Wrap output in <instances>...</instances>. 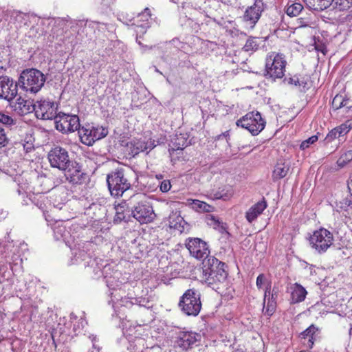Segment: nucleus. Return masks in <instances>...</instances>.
I'll return each mask as SVG.
<instances>
[{
  "mask_svg": "<svg viewBox=\"0 0 352 352\" xmlns=\"http://www.w3.org/2000/svg\"><path fill=\"white\" fill-rule=\"evenodd\" d=\"M226 264L214 256L203 262V278L205 283L212 289L220 292L226 287L228 272Z\"/></svg>",
  "mask_w": 352,
  "mask_h": 352,
  "instance_id": "1",
  "label": "nucleus"
},
{
  "mask_svg": "<svg viewBox=\"0 0 352 352\" xmlns=\"http://www.w3.org/2000/svg\"><path fill=\"white\" fill-rule=\"evenodd\" d=\"M350 333L352 334V327L350 329Z\"/></svg>",
  "mask_w": 352,
  "mask_h": 352,
  "instance_id": "63",
  "label": "nucleus"
},
{
  "mask_svg": "<svg viewBox=\"0 0 352 352\" xmlns=\"http://www.w3.org/2000/svg\"><path fill=\"white\" fill-rule=\"evenodd\" d=\"M214 141H221L226 147H229V132L226 131L214 138Z\"/></svg>",
  "mask_w": 352,
  "mask_h": 352,
  "instance_id": "48",
  "label": "nucleus"
},
{
  "mask_svg": "<svg viewBox=\"0 0 352 352\" xmlns=\"http://www.w3.org/2000/svg\"><path fill=\"white\" fill-rule=\"evenodd\" d=\"M303 7L300 3H292L287 7L285 12L289 16H296L300 13Z\"/></svg>",
  "mask_w": 352,
  "mask_h": 352,
  "instance_id": "42",
  "label": "nucleus"
},
{
  "mask_svg": "<svg viewBox=\"0 0 352 352\" xmlns=\"http://www.w3.org/2000/svg\"><path fill=\"white\" fill-rule=\"evenodd\" d=\"M70 322L71 327H72V331L75 335L80 333L85 324H87L82 318L77 320V316L73 313L70 314Z\"/></svg>",
  "mask_w": 352,
  "mask_h": 352,
  "instance_id": "37",
  "label": "nucleus"
},
{
  "mask_svg": "<svg viewBox=\"0 0 352 352\" xmlns=\"http://www.w3.org/2000/svg\"><path fill=\"white\" fill-rule=\"evenodd\" d=\"M331 6L339 10H344L351 8L352 0H331Z\"/></svg>",
  "mask_w": 352,
  "mask_h": 352,
  "instance_id": "43",
  "label": "nucleus"
},
{
  "mask_svg": "<svg viewBox=\"0 0 352 352\" xmlns=\"http://www.w3.org/2000/svg\"><path fill=\"white\" fill-rule=\"evenodd\" d=\"M151 10L145 8L144 12L140 13L132 25H135V31L138 34H144L146 30L150 27L149 19H151Z\"/></svg>",
  "mask_w": 352,
  "mask_h": 352,
  "instance_id": "23",
  "label": "nucleus"
},
{
  "mask_svg": "<svg viewBox=\"0 0 352 352\" xmlns=\"http://www.w3.org/2000/svg\"><path fill=\"white\" fill-rule=\"evenodd\" d=\"M168 151H169L170 155L172 156L173 154L175 152V149L174 148H171V149H169Z\"/></svg>",
  "mask_w": 352,
  "mask_h": 352,
  "instance_id": "61",
  "label": "nucleus"
},
{
  "mask_svg": "<svg viewBox=\"0 0 352 352\" xmlns=\"http://www.w3.org/2000/svg\"><path fill=\"white\" fill-rule=\"evenodd\" d=\"M54 120L56 129L63 133L74 132L80 128V120L76 115L58 113Z\"/></svg>",
  "mask_w": 352,
  "mask_h": 352,
  "instance_id": "11",
  "label": "nucleus"
},
{
  "mask_svg": "<svg viewBox=\"0 0 352 352\" xmlns=\"http://www.w3.org/2000/svg\"><path fill=\"white\" fill-rule=\"evenodd\" d=\"M17 84L8 76L0 77V98L10 101L17 95Z\"/></svg>",
  "mask_w": 352,
  "mask_h": 352,
  "instance_id": "19",
  "label": "nucleus"
},
{
  "mask_svg": "<svg viewBox=\"0 0 352 352\" xmlns=\"http://www.w3.org/2000/svg\"><path fill=\"white\" fill-rule=\"evenodd\" d=\"M124 294V292L122 291L120 292V296H118V300L116 298H114V302L111 301V299L110 300L109 302L112 303V307L114 309V310L116 311V309H118L120 307H124L126 308H131L133 305H137L139 306H144L146 307V305H144L143 302L145 301V299H138V298H129L126 297H122V295Z\"/></svg>",
  "mask_w": 352,
  "mask_h": 352,
  "instance_id": "24",
  "label": "nucleus"
},
{
  "mask_svg": "<svg viewBox=\"0 0 352 352\" xmlns=\"http://www.w3.org/2000/svg\"><path fill=\"white\" fill-rule=\"evenodd\" d=\"M133 217L140 223L151 222L155 217L152 206L146 201H140L131 210Z\"/></svg>",
  "mask_w": 352,
  "mask_h": 352,
  "instance_id": "17",
  "label": "nucleus"
},
{
  "mask_svg": "<svg viewBox=\"0 0 352 352\" xmlns=\"http://www.w3.org/2000/svg\"><path fill=\"white\" fill-rule=\"evenodd\" d=\"M78 132L81 142L87 146L93 145L96 141L104 138L108 133L107 129L90 124L80 127Z\"/></svg>",
  "mask_w": 352,
  "mask_h": 352,
  "instance_id": "9",
  "label": "nucleus"
},
{
  "mask_svg": "<svg viewBox=\"0 0 352 352\" xmlns=\"http://www.w3.org/2000/svg\"><path fill=\"white\" fill-rule=\"evenodd\" d=\"M286 65L285 56L283 54L270 53L265 59L264 76L272 81L282 78L285 76Z\"/></svg>",
  "mask_w": 352,
  "mask_h": 352,
  "instance_id": "5",
  "label": "nucleus"
},
{
  "mask_svg": "<svg viewBox=\"0 0 352 352\" xmlns=\"http://www.w3.org/2000/svg\"><path fill=\"white\" fill-rule=\"evenodd\" d=\"M333 241V234L325 228L314 231L309 239L311 248L318 254L324 253L332 245Z\"/></svg>",
  "mask_w": 352,
  "mask_h": 352,
  "instance_id": "8",
  "label": "nucleus"
},
{
  "mask_svg": "<svg viewBox=\"0 0 352 352\" xmlns=\"http://www.w3.org/2000/svg\"><path fill=\"white\" fill-rule=\"evenodd\" d=\"M265 43V38L251 36L247 40L243 49L245 52H254L258 50L261 47H264Z\"/></svg>",
  "mask_w": 352,
  "mask_h": 352,
  "instance_id": "29",
  "label": "nucleus"
},
{
  "mask_svg": "<svg viewBox=\"0 0 352 352\" xmlns=\"http://www.w3.org/2000/svg\"><path fill=\"white\" fill-rule=\"evenodd\" d=\"M348 188L351 196L352 197V179H350V180L348 182Z\"/></svg>",
  "mask_w": 352,
  "mask_h": 352,
  "instance_id": "58",
  "label": "nucleus"
},
{
  "mask_svg": "<svg viewBox=\"0 0 352 352\" xmlns=\"http://www.w3.org/2000/svg\"><path fill=\"white\" fill-rule=\"evenodd\" d=\"M201 335L192 332L181 331L177 333V346L183 350L192 348L197 342L201 340Z\"/></svg>",
  "mask_w": 352,
  "mask_h": 352,
  "instance_id": "20",
  "label": "nucleus"
},
{
  "mask_svg": "<svg viewBox=\"0 0 352 352\" xmlns=\"http://www.w3.org/2000/svg\"><path fill=\"white\" fill-rule=\"evenodd\" d=\"M265 121L258 111L248 113L236 121V125L247 129L252 135L259 134L265 126Z\"/></svg>",
  "mask_w": 352,
  "mask_h": 352,
  "instance_id": "7",
  "label": "nucleus"
},
{
  "mask_svg": "<svg viewBox=\"0 0 352 352\" xmlns=\"http://www.w3.org/2000/svg\"><path fill=\"white\" fill-rule=\"evenodd\" d=\"M185 245L190 254L197 260L208 258L210 253L209 246L206 242L199 238L188 239Z\"/></svg>",
  "mask_w": 352,
  "mask_h": 352,
  "instance_id": "13",
  "label": "nucleus"
},
{
  "mask_svg": "<svg viewBox=\"0 0 352 352\" xmlns=\"http://www.w3.org/2000/svg\"><path fill=\"white\" fill-rule=\"evenodd\" d=\"M3 262L2 261H0V271L1 272L3 269Z\"/></svg>",
  "mask_w": 352,
  "mask_h": 352,
  "instance_id": "59",
  "label": "nucleus"
},
{
  "mask_svg": "<svg viewBox=\"0 0 352 352\" xmlns=\"http://www.w3.org/2000/svg\"><path fill=\"white\" fill-rule=\"evenodd\" d=\"M267 0H254V4L248 7L242 16L246 29L252 30L259 20L262 12L266 9Z\"/></svg>",
  "mask_w": 352,
  "mask_h": 352,
  "instance_id": "10",
  "label": "nucleus"
},
{
  "mask_svg": "<svg viewBox=\"0 0 352 352\" xmlns=\"http://www.w3.org/2000/svg\"><path fill=\"white\" fill-rule=\"evenodd\" d=\"M14 107L15 110L19 109L21 114H27L32 111H34V104H32L30 100H26L21 98L17 99Z\"/></svg>",
  "mask_w": 352,
  "mask_h": 352,
  "instance_id": "32",
  "label": "nucleus"
},
{
  "mask_svg": "<svg viewBox=\"0 0 352 352\" xmlns=\"http://www.w3.org/2000/svg\"><path fill=\"white\" fill-rule=\"evenodd\" d=\"M14 182L17 184V192L19 195L27 194L32 191L31 182L28 173L16 175Z\"/></svg>",
  "mask_w": 352,
  "mask_h": 352,
  "instance_id": "26",
  "label": "nucleus"
},
{
  "mask_svg": "<svg viewBox=\"0 0 352 352\" xmlns=\"http://www.w3.org/2000/svg\"><path fill=\"white\" fill-rule=\"evenodd\" d=\"M307 294L306 289L301 285L294 283L291 286V302L292 303L302 302Z\"/></svg>",
  "mask_w": 352,
  "mask_h": 352,
  "instance_id": "27",
  "label": "nucleus"
},
{
  "mask_svg": "<svg viewBox=\"0 0 352 352\" xmlns=\"http://www.w3.org/2000/svg\"><path fill=\"white\" fill-rule=\"evenodd\" d=\"M186 205L191 206L192 208L197 212H212L213 210V207L207 203L199 201L197 199H186Z\"/></svg>",
  "mask_w": 352,
  "mask_h": 352,
  "instance_id": "31",
  "label": "nucleus"
},
{
  "mask_svg": "<svg viewBox=\"0 0 352 352\" xmlns=\"http://www.w3.org/2000/svg\"><path fill=\"white\" fill-rule=\"evenodd\" d=\"M21 145L26 153L30 152L34 148L33 145L28 142L26 144H22Z\"/></svg>",
  "mask_w": 352,
  "mask_h": 352,
  "instance_id": "56",
  "label": "nucleus"
},
{
  "mask_svg": "<svg viewBox=\"0 0 352 352\" xmlns=\"http://www.w3.org/2000/svg\"><path fill=\"white\" fill-rule=\"evenodd\" d=\"M107 287L111 290L110 293V298L111 301L114 302V298L118 300V296H120V292L122 291L127 283L124 278H122V274L120 272L116 271L112 275L108 276L107 274L104 275Z\"/></svg>",
  "mask_w": 352,
  "mask_h": 352,
  "instance_id": "16",
  "label": "nucleus"
},
{
  "mask_svg": "<svg viewBox=\"0 0 352 352\" xmlns=\"http://www.w3.org/2000/svg\"><path fill=\"white\" fill-rule=\"evenodd\" d=\"M171 188V184L169 180H164L160 185V190L163 192H168Z\"/></svg>",
  "mask_w": 352,
  "mask_h": 352,
  "instance_id": "53",
  "label": "nucleus"
},
{
  "mask_svg": "<svg viewBox=\"0 0 352 352\" xmlns=\"http://www.w3.org/2000/svg\"><path fill=\"white\" fill-rule=\"evenodd\" d=\"M8 139L3 128L0 127V148L5 146L8 143Z\"/></svg>",
  "mask_w": 352,
  "mask_h": 352,
  "instance_id": "52",
  "label": "nucleus"
},
{
  "mask_svg": "<svg viewBox=\"0 0 352 352\" xmlns=\"http://www.w3.org/2000/svg\"><path fill=\"white\" fill-rule=\"evenodd\" d=\"M182 311L188 316H197L201 309L200 295L193 289L185 292L179 302Z\"/></svg>",
  "mask_w": 352,
  "mask_h": 352,
  "instance_id": "6",
  "label": "nucleus"
},
{
  "mask_svg": "<svg viewBox=\"0 0 352 352\" xmlns=\"http://www.w3.org/2000/svg\"><path fill=\"white\" fill-rule=\"evenodd\" d=\"M0 124L6 126H11L15 124V121L11 116H8L3 111H0Z\"/></svg>",
  "mask_w": 352,
  "mask_h": 352,
  "instance_id": "46",
  "label": "nucleus"
},
{
  "mask_svg": "<svg viewBox=\"0 0 352 352\" xmlns=\"http://www.w3.org/2000/svg\"><path fill=\"white\" fill-rule=\"evenodd\" d=\"M89 338L91 340L93 345V348L97 351V352L100 351V347L96 344L97 337L94 335H91L89 336Z\"/></svg>",
  "mask_w": 352,
  "mask_h": 352,
  "instance_id": "55",
  "label": "nucleus"
},
{
  "mask_svg": "<svg viewBox=\"0 0 352 352\" xmlns=\"http://www.w3.org/2000/svg\"><path fill=\"white\" fill-rule=\"evenodd\" d=\"M338 211L345 217L352 215V197H346L338 204Z\"/></svg>",
  "mask_w": 352,
  "mask_h": 352,
  "instance_id": "34",
  "label": "nucleus"
},
{
  "mask_svg": "<svg viewBox=\"0 0 352 352\" xmlns=\"http://www.w3.org/2000/svg\"><path fill=\"white\" fill-rule=\"evenodd\" d=\"M169 227L170 228H176V223H175V217L174 215H170L169 217Z\"/></svg>",
  "mask_w": 352,
  "mask_h": 352,
  "instance_id": "57",
  "label": "nucleus"
},
{
  "mask_svg": "<svg viewBox=\"0 0 352 352\" xmlns=\"http://www.w3.org/2000/svg\"><path fill=\"white\" fill-rule=\"evenodd\" d=\"M58 104L50 100H37L34 103V112L37 118L42 120L55 119L57 116Z\"/></svg>",
  "mask_w": 352,
  "mask_h": 352,
  "instance_id": "12",
  "label": "nucleus"
},
{
  "mask_svg": "<svg viewBox=\"0 0 352 352\" xmlns=\"http://www.w3.org/2000/svg\"><path fill=\"white\" fill-rule=\"evenodd\" d=\"M61 171L66 179L72 184H80L85 178L81 166L76 161L72 160Z\"/></svg>",
  "mask_w": 352,
  "mask_h": 352,
  "instance_id": "18",
  "label": "nucleus"
},
{
  "mask_svg": "<svg viewBox=\"0 0 352 352\" xmlns=\"http://www.w3.org/2000/svg\"><path fill=\"white\" fill-rule=\"evenodd\" d=\"M266 298L263 300V314L267 315L268 316H271L273 315L276 310V302L274 298L273 294L271 298H268V300L267 305H265Z\"/></svg>",
  "mask_w": 352,
  "mask_h": 352,
  "instance_id": "38",
  "label": "nucleus"
},
{
  "mask_svg": "<svg viewBox=\"0 0 352 352\" xmlns=\"http://www.w3.org/2000/svg\"><path fill=\"white\" fill-rule=\"evenodd\" d=\"M50 166L62 170L72 160L67 151L60 146L52 148L47 155Z\"/></svg>",
  "mask_w": 352,
  "mask_h": 352,
  "instance_id": "15",
  "label": "nucleus"
},
{
  "mask_svg": "<svg viewBox=\"0 0 352 352\" xmlns=\"http://www.w3.org/2000/svg\"><path fill=\"white\" fill-rule=\"evenodd\" d=\"M318 140V138L317 135H312L311 137L302 142V143L300 145V148L301 150H305L306 148H309L310 145L316 142Z\"/></svg>",
  "mask_w": 352,
  "mask_h": 352,
  "instance_id": "47",
  "label": "nucleus"
},
{
  "mask_svg": "<svg viewBox=\"0 0 352 352\" xmlns=\"http://www.w3.org/2000/svg\"><path fill=\"white\" fill-rule=\"evenodd\" d=\"M289 164L285 162H278L274 166L272 172V179L274 181L284 178L288 173Z\"/></svg>",
  "mask_w": 352,
  "mask_h": 352,
  "instance_id": "30",
  "label": "nucleus"
},
{
  "mask_svg": "<svg viewBox=\"0 0 352 352\" xmlns=\"http://www.w3.org/2000/svg\"><path fill=\"white\" fill-rule=\"evenodd\" d=\"M46 78L36 69H29L22 72L19 78L20 88L26 94H36L43 87Z\"/></svg>",
  "mask_w": 352,
  "mask_h": 352,
  "instance_id": "4",
  "label": "nucleus"
},
{
  "mask_svg": "<svg viewBox=\"0 0 352 352\" xmlns=\"http://www.w3.org/2000/svg\"><path fill=\"white\" fill-rule=\"evenodd\" d=\"M38 208H41V210H43V208L42 206V204H41L40 206H38Z\"/></svg>",
  "mask_w": 352,
  "mask_h": 352,
  "instance_id": "62",
  "label": "nucleus"
},
{
  "mask_svg": "<svg viewBox=\"0 0 352 352\" xmlns=\"http://www.w3.org/2000/svg\"><path fill=\"white\" fill-rule=\"evenodd\" d=\"M317 329L314 326L311 325L306 329L303 332L300 333L302 339L307 340V343H304L307 347L311 349L314 343V334L316 333Z\"/></svg>",
  "mask_w": 352,
  "mask_h": 352,
  "instance_id": "33",
  "label": "nucleus"
},
{
  "mask_svg": "<svg viewBox=\"0 0 352 352\" xmlns=\"http://www.w3.org/2000/svg\"><path fill=\"white\" fill-rule=\"evenodd\" d=\"M144 340L142 338H135L134 340L129 342L128 349L131 352H142L144 345Z\"/></svg>",
  "mask_w": 352,
  "mask_h": 352,
  "instance_id": "40",
  "label": "nucleus"
},
{
  "mask_svg": "<svg viewBox=\"0 0 352 352\" xmlns=\"http://www.w3.org/2000/svg\"><path fill=\"white\" fill-rule=\"evenodd\" d=\"M314 10H324L331 6V0H305Z\"/></svg>",
  "mask_w": 352,
  "mask_h": 352,
  "instance_id": "36",
  "label": "nucleus"
},
{
  "mask_svg": "<svg viewBox=\"0 0 352 352\" xmlns=\"http://www.w3.org/2000/svg\"><path fill=\"white\" fill-rule=\"evenodd\" d=\"M138 44H139L140 45H142V43H140V41H138Z\"/></svg>",
  "mask_w": 352,
  "mask_h": 352,
  "instance_id": "64",
  "label": "nucleus"
},
{
  "mask_svg": "<svg viewBox=\"0 0 352 352\" xmlns=\"http://www.w3.org/2000/svg\"><path fill=\"white\" fill-rule=\"evenodd\" d=\"M190 230V226L182 217H177V231L181 234L188 233Z\"/></svg>",
  "mask_w": 352,
  "mask_h": 352,
  "instance_id": "45",
  "label": "nucleus"
},
{
  "mask_svg": "<svg viewBox=\"0 0 352 352\" xmlns=\"http://www.w3.org/2000/svg\"><path fill=\"white\" fill-rule=\"evenodd\" d=\"M180 135L182 137H179L177 135V150H179V149L183 150L185 147H186L190 144V142H188V140L185 139L184 138V136L182 135V134H180Z\"/></svg>",
  "mask_w": 352,
  "mask_h": 352,
  "instance_id": "50",
  "label": "nucleus"
},
{
  "mask_svg": "<svg viewBox=\"0 0 352 352\" xmlns=\"http://www.w3.org/2000/svg\"><path fill=\"white\" fill-rule=\"evenodd\" d=\"M206 2V0H186L184 3H187L194 7L195 9L201 8V5Z\"/></svg>",
  "mask_w": 352,
  "mask_h": 352,
  "instance_id": "51",
  "label": "nucleus"
},
{
  "mask_svg": "<svg viewBox=\"0 0 352 352\" xmlns=\"http://www.w3.org/2000/svg\"><path fill=\"white\" fill-rule=\"evenodd\" d=\"M54 236L56 241H64L67 245L70 247L72 250L73 248L72 247L71 241H70V233L67 230L66 226L64 225V223L61 221H56L52 227ZM78 248V245H74V248Z\"/></svg>",
  "mask_w": 352,
  "mask_h": 352,
  "instance_id": "21",
  "label": "nucleus"
},
{
  "mask_svg": "<svg viewBox=\"0 0 352 352\" xmlns=\"http://www.w3.org/2000/svg\"><path fill=\"white\" fill-rule=\"evenodd\" d=\"M115 0H96V3L100 5L102 8H109L113 3Z\"/></svg>",
  "mask_w": 352,
  "mask_h": 352,
  "instance_id": "54",
  "label": "nucleus"
},
{
  "mask_svg": "<svg viewBox=\"0 0 352 352\" xmlns=\"http://www.w3.org/2000/svg\"><path fill=\"white\" fill-rule=\"evenodd\" d=\"M125 208H128L126 201H122L116 207V214L114 220L116 221H122L125 220L126 216L124 215Z\"/></svg>",
  "mask_w": 352,
  "mask_h": 352,
  "instance_id": "41",
  "label": "nucleus"
},
{
  "mask_svg": "<svg viewBox=\"0 0 352 352\" xmlns=\"http://www.w3.org/2000/svg\"><path fill=\"white\" fill-rule=\"evenodd\" d=\"M211 220H212V221H213L214 222V226L219 224V221L215 220V219H214V218H213V217H212V218L211 219Z\"/></svg>",
  "mask_w": 352,
  "mask_h": 352,
  "instance_id": "60",
  "label": "nucleus"
},
{
  "mask_svg": "<svg viewBox=\"0 0 352 352\" xmlns=\"http://www.w3.org/2000/svg\"><path fill=\"white\" fill-rule=\"evenodd\" d=\"M92 244L89 242L78 243V248L72 249L73 258H72V264H80L84 262L85 267H88V271L93 273L96 277L101 275H106L107 270L109 267L107 265H104L101 262V259L98 260V258H92L90 254H88L86 250Z\"/></svg>",
  "mask_w": 352,
  "mask_h": 352,
  "instance_id": "2",
  "label": "nucleus"
},
{
  "mask_svg": "<svg viewBox=\"0 0 352 352\" xmlns=\"http://www.w3.org/2000/svg\"><path fill=\"white\" fill-rule=\"evenodd\" d=\"M267 204L265 199L258 201L250 208L245 213V218L249 223L253 222L257 217L262 214L267 208Z\"/></svg>",
  "mask_w": 352,
  "mask_h": 352,
  "instance_id": "25",
  "label": "nucleus"
},
{
  "mask_svg": "<svg viewBox=\"0 0 352 352\" xmlns=\"http://www.w3.org/2000/svg\"><path fill=\"white\" fill-rule=\"evenodd\" d=\"M233 195V189L231 186H225L222 190L216 192L214 195V199H223L224 201L230 199Z\"/></svg>",
  "mask_w": 352,
  "mask_h": 352,
  "instance_id": "39",
  "label": "nucleus"
},
{
  "mask_svg": "<svg viewBox=\"0 0 352 352\" xmlns=\"http://www.w3.org/2000/svg\"><path fill=\"white\" fill-rule=\"evenodd\" d=\"M352 160V151H349L344 155H342L338 160V164L340 166H343L346 161L349 162Z\"/></svg>",
  "mask_w": 352,
  "mask_h": 352,
  "instance_id": "49",
  "label": "nucleus"
},
{
  "mask_svg": "<svg viewBox=\"0 0 352 352\" xmlns=\"http://www.w3.org/2000/svg\"><path fill=\"white\" fill-rule=\"evenodd\" d=\"M156 141L151 138H133L126 145V150L129 155L135 157L141 152H146L147 153L153 149L157 144Z\"/></svg>",
  "mask_w": 352,
  "mask_h": 352,
  "instance_id": "14",
  "label": "nucleus"
},
{
  "mask_svg": "<svg viewBox=\"0 0 352 352\" xmlns=\"http://www.w3.org/2000/svg\"><path fill=\"white\" fill-rule=\"evenodd\" d=\"M106 180L109 192L114 197H122L132 186L128 171L123 168H118L110 172Z\"/></svg>",
  "mask_w": 352,
  "mask_h": 352,
  "instance_id": "3",
  "label": "nucleus"
},
{
  "mask_svg": "<svg viewBox=\"0 0 352 352\" xmlns=\"http://www.w3.org/2000/svg\"><path fill=\"white\" fill-rule=\"evenodd\" d=\"M351 129L352 119H350L330 131L327 135L324 140L327 143L331 142L335 139L344 136Z\"/></svg>",
  "mask_w": 352,
  "mask_h": 352,
  "instance_id": "22",
  "label": "nucleus"
},
{
  "mask_svg": "<svg viewBox=\"0 0 352 352\" xmlns=\"http://www.w3.org/2000/svg\"><path fill=\"white\" fill-rule=\"evenodd\" d=\"M285 84L293 86L299 89L300 91H305L308 89L307 80L304 77H300L297 75L287 77L283 80Z\"/></svg>",
  "mask_w": 352,
  "mask_h": 352,
  "instance_id": "28",
  "label": "nucleus"
},
{
  "mask_svg": "<svg viewBox=\"0 0 352 352\" xmlns=\"http://www.w3.org/2000/svg\"><path fill=\"white\" fill-rule=\"evenodd\" d=\"M256 285L258 289H261L263 286H265L264 291L265 299L267 298V296H270L271 290V282L263 274H260L257 276Z\"/></svg>",
  "mask_w": 352,
  "mask_h": 352,
  "instance_id": "35",
  "label": "nucleus"
},
{
  "mask_svg": "<svg viewBox=\"0 0 352 352\" xmlns=\"http://www.w3.org/2000/svg\"><path fill=\"white\" fill-rule=\"evenodd\" d=\"M348 102V100L344 99L342 96L336 95L332 101V107L335 109H339L346 106Z\"/></svg>",
  "mask_w": 352,
  "mask_h": 352,
  "instance_id": "44",
  "label": "nucleus"
}]
</instances>
